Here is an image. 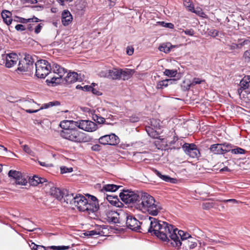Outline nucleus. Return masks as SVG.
<instances>
[{
	"label": "nucleus",
	"mask_w": 250,
	"mask_h": 250,
	"mask_svg": "<svg viewBox=\"0 0 250 250\" xmlns=\"http://www.w3.org/2000/svg\"><path fill=\"white\" fill-rule=\"evenodd\" d=\"M172 225L166 222L160 221L157 219L149 217L148 219L140 222V228L137 231L142 233L150 232L163 241H167V233Z\"/></svg>",
	"instance_id": "nucleus-1"
},
{
	"label": "nucleus",
	"mask_w": 250,
	"mask_h": 250,
	"mask_svg": "<svg viewBox=\"0 0 250 250\" xmlns=\"http://www.w3.org/2000/svg\"><path fill=\"white\" fill-rule=\"evenodd\" d=\"M137 208L142 210H146L148 214L156 216L163 208L159 202L155 201L154 197L147 193H140Z\"/></svg>",
	"instance_id": "nucleus-2"
},
{
	"label": "nucleus",
	"mask_w": 250,
	"mask_h": 250,
	"mask_svg": "<svg viewBox=\"0 0 250 250\" xmlns=\"http://www.w3.org/2000/svg\"><path fill=\"white\" fill-rule=\"evenodd\" d=\"M172 229H169L167 233V239L166 242L169 243L173 247L179 249L182 246L183 248L185 249H193L197 247L196 240L192 237L187 240L181 242L179 237L176 234L177 228H174L172 225Z\"/></svg>",
	"instance_id": "nucleus-3"
},
{
	"label": "nucleus",
	"mask_w": 250,
	"mask_h": 250,
	"mask_svg": "<svg viewBox=\"0 0 250 250\" xmlns=\"http://www.w3.org/2000/svg\"><path fill=\"white\" fill-rule=\"evenodd\" d=\"M61 136L64 139L76 143L85 142L87 141V137L85 134L79 131L76 128L62 130L61 132Z\"/></svg>",
	"instance_id": "nucleus-4"
},
{
	"label": "nucleus",
	"mask_w": 250,
	"mask_h": 250,
	"mask_svg": "<svg viewBox=\"0 0 250 250\" xmlns=\"http://www.w3.org/2000/svg\"><path fill=\"white\" fill-rule=\"evenodd\" d=\"M36 75L39 78H45L51 72L52 67L45 60H40L35 63Z\"/></svg>",
	"instance_id": "nucleus-5"
},
{
	"label": "nucleus",
	"mask_w": 250,
	"mask_h": 250,
	"mask_svg": "<svg viewBox=\"0 0 250 250\" xmlns=\"http://www.w3.org/2000/svg\"><path fill=\"white\" fill-rule=\"evenodd\" d=\"M34 61L32 56L25 54L22 60L19 61L17 72H25L31 71L34 67Z\"/></svg>",
	"instance_id": "nucleus-6"
},
{
	"label": "nucleus",
	"mask_w": 250,
	"mask_h": 250,
	"mask_svg": "<svg viewBox=\"0 0 250 250\" xmlns=\"http://www.w3.org/2000/svg\"><path fill=\"white\" fill-rule=\"evenodd\" d=\"M121 200L126 204H133L136 206L139 200L140 193L130 190H123L120 193Z\"/></svg>",
	"instance_id": "nucleus-7"
},
{
	"label": "nucleus",
	"mask_w": 250,
	"mask_h": 250,
	"mask_svg": "<svg viewBox=\"0 0 250 250\" xmlns=\"http://www.w3.org/2000/svg\"><path fill=\"white\" fill-rule=\"evenodd\" d=\"M52 69H53L54 73L57 74L58 76L53 77L50 81L47 80L46 82L52 83H60V79L66 72V71L63 67L57 64H53Z\"/></svg>",
	"instance_id": "nucleus-8"
},
{
	"label": "nucleus",
	"mask_w": 250,
	"mask_h": 250,
	"mask_svg": "<svg viewBox=\"0 0 250 250\" xmlns=\"http://www.w3.org/2000/svg\"><path fill=\"white\" fill-rule=\"evenodd\" d=\"M182 148L186 154L192 158H197L200 156L199 149L194 144L185 143L183 146Z\"/></svg>",
	"instance_id": "nucleus-9"
},
{
	"label": "nucleus",
	"mask_w": 250,
	"mask_h": 250,
	"mask_svg": "<svg viewBox=\"0 0 250 250\" xmlns=\"http://www.w3.org/2000/svg\"><path fill=\"white\" fill-rule=\"evenodd\" d=\"M100 144L106 145L115 146L119 142V139L115 134L111 133L109 135H105L101 137L99 139Z\"/></svg>",
	"instance_id": "nucleus-10"
},
{
	"label": "nucleus",
	"mask_w": 250,
	"mask_h": 250,
	"mask_svg": "<svg viewBox=\"0 0 250 250\" xmlns=\"http://www.w3.org/2000/svg\"><path fill=\"white\" fill-rule=\"evenodd\" d=\"M3 63L7 68H11L16 65L19 61V57L17 54L11 53L2 55Z\"/></svg>",
	"instance_id": "nucleus-11"
},
{
	"label": "nucleus",
	"mask_w": 250,
	"mask_h": 250,
	"mask_svg": "<svg viewBox=\"0 0 250 250\" xmlns=\"http://www.w3.org/2000/svg\"><path fill=\"white\" fill-rule=\"evenodd\" d=\"M8 176L9 177L14 179L15 183L17 185L25 186L27 183L26 178L19 171L10 170L8 172Z\"/></svg>",
	"instance_id": "nucleus-12"
},
{
	"label": "nucleus",
	"mask_w": 250,
	"mask_h": 250,
	"mask_svg": "<svg viewBox=\"0 0 250 250\" xmlns=\"http://www.w3.org/2000/svg\"><path fill=\"white\" fill-rule=\"evenodd\" d=\"M77 126L87 132H92L97 129V125L93 122L89 120H82L76 122Z\"/></svg>",
	"instance_id": "nucleus-13"
},
{
	"label": "nucleus",
	"mask_w": 250,
	"mask_h": 250,
	"mask_svg": "<svg viewBox=\"0 0 250 250\" xmlns=\"http://www.w3.org/2000/svg\"><path fill=\"white\" fill-rule=\"evenodd\" d=\"M126 219V227L132 230L138 231L140 228V222L132 216L127 215Z\"/></svg>",
	"instance_id": "nucleus-14"
},
{
	"label": "nucleus",
	"mask_w": 250,
	"mask_h": 250,
	"mask_svg": "<svg viewBox=\"0 0 250 250\" xmlns=\"http://www.w3.org/2000/svg\"><path fill=\"white\" fill-rule=\"evenodd\" d=\"M87 203V199L83 195H79L75 196V202L74 205L77 207V208L81 211H84L85 205Z\"/></svg>",
	"instance_id": "nucleus-15"
},
{
	"label": "nucleus",
	"mask_w": 250,
	"mask_h": 250,
	"mask_svg": "<svg viewBox=\"0 0 250 250\" xmlns=\"http://www.w3.org/2000/svg\"><path fill=\"white\" fill-rule=\"evenodd\" d=\"M72 16L67 10H64L62 14V22L63 25H68L72 21Z\"/></svg>",
	"instance_id": "nucleus-16"
},
{
	"label": "nucleus",
	"mask_w": 250,
	"mask_h": 250,
	"mask_svg": "<svg viewBox=\"0 0 250 250\" xmlns=\"http://www.w3.org/2000/svg\"><path fill=\"white\" fill-rule=\"evenodd\" d=\"M250 82V77L248 76L245 77L240 82V88L238 89V93L240 95L243 90H245L247 93L249 87V83Z\"/></svg>",
	"instance_id": "nucleus-17"
},
{
	"label": "nucleus",
	"mask_w": 250,
	"mask_h": 250,
	"mask_svg": "<svg viewBox=\"0 0 250 250\" xmlns=\"http://www.w3.org/2000/svg\"><path fill=\"white\" fill-rule=\"evenodd\" d=\"M65 190H62L59 188H52L50 189V194L57 199L62 201L63 198Z\"/></svg>",
	"instance_id": "nucleus-18"
},
{
	"label": "nucleus",
	"mask_w": 250,
	"mask_h": 250,
	"mask_svg": "<svg viewBox=\"0 0 250 250\" xmlns=\"http://www.w3.org/2000/svg\"><path fill=\"white\" fill-rule=\"evenodd\" d=\"M119 214L114 211L109 210L106 212L107 220L109 222L117 223L119 222Z\"/></svg>",
	"instance_id": "nucleus-19"
},
{
	"label": "nucleus",
	"mask_w": 250,
	"mask_h": 250,
	"mask_svg": "<svg viewBox=\"0 0 250 250\" xmlns=\"http://www.w3.org/2000/svg\"><path fill=\"white\" fill-rule=\"evenodd\" d=\"M64 192L62 201L74 205L75 202V196H74V194L69 193L67 190H65Z\"/></svg>",
	"instance_id": "nucleus-20"
},
{
	"label": "nucleus",
	"mask_w": 250,
	"mask_h": 250,
	"mask_svg": "<svg viewBox=\"0 0 250 250\" xmlns=\"http://www.w3.org/2000/svg\"><path fill=\"white\" fill-rule=\"evenodd\" d=\"M121 79H123L124 80H127L132 76L135 73V70L127 68L121 69Z\"/></svg>",
	"instance_id": "nucleus-21"
},
{
	"label": "nucleus",
	"mask_w": 250,
	"mask_h": 250,
	"mask_svg": "<svg viewBox=\"0 0 250 250\" xmlns=\"http://www.w3.org/2000/svg\"><path fill=\"white\" fill-rule=\"evenodd\" d=\"M106 198L109 203L114 206L120 207L123 205V204L119 201L117 196L107 195Z\"/></svg>",
	"instance_id": "nucleus-22"
},
{
	"label": "nucleus",
	"mask_w": 250,
	"mask_h": 250,
	"mask_svg": "<svg viewBox=\"0 0 250 250\" xmlns=\"http://www.w3.org/2000/svg\"><path fill=\"white\" fill-rule=\"evenodd\" d=\"M121 69H113L108 71L107 77L113 80L121 79Z\"/></svg>",
	"instance_id": "nucleus-23"
},
{
	"label": "nucleus",
	"mask_w": 250,
	"mask_h": 250,
	"mask_svg": "<svg viewBox=\"0 0 250 250\" xmlns=\"http://www.w3.org/2000/svg\"><path fill=\"white\" fill-rule=\"evenodd\" d=\"M85 208H84V211H86L88 213H94L98 209V206L96 204V202H89L87 201V203L85 205Z\"/></svg>",
	"instance_id": "nucleus-24"
},
{
	"label": "nucleus",
	"mask_w": 250,
	"mask_h": 250,
	"mask_svg": "<svg viewBox=\"0 0 250 250\" xmlns=\"http://www.w3.org/2000/svg\"><path fill=\"white\" fill-rule=\"evenodd\" d=\"M11 15V13L7 10H4L1 13V17L3 21L8 25L12 23V19Z\"/></svg>",
	"instance_id": "nucleus-25"
},
{
	"label": "nucleus",
	"mask_w": 250,
	"mask_h": 250,
	"mask_svg": "<svg viewBox=\"0 0 250 250\" xmlns=\"http://www.w3.org/2000/svg\"><path fill=\"white\" fill-rule=\"evenodd\" d=\"M222 144H213L210 146L209 150L214 154H223Z\"/></svg>",
	"instance_id": "nucleus-26"
},
{
	"label": "nucleus",
	"mask_w": 250,
	"mask_h": 250,
	"mask_svg": "<svg viewBox=\"0 0 250 250\" xmlns=\"http://www.w3.org/2000/svg\"><path fill=\"white\" fill-rule=\"evenodd\" d=\"M121 187L119 186H117L114 184H106L104 185L102 188L101 191H108V192H114L116 191L119 188Z\"/></svg>",
	"instance_id": "nucleus-27"
},
{
	"label": "nucleus",
	"mask_w": 250,
	"mask_h": 250,
	"mask_svg": "<svg viewBox=\"0 0 250 250\" xmlns=\"http://www.w3.org/2000/svg\"><path fill=\"white\" fill-rule=\"evenodd\" d=\"M45 182V179L43 178H41L38 176L34 175L32 178H29V182L31 185L33 186H37L40 183H43Z\"/></svg>",
	"instance_id": "nucleus-28"
},
{
	"label": "nucleus",
	"mask_w": 250,
	"mask_h": 250,
	"mask_svg": "<svg viewBox=\"0 0 250 250\" xmlns=\"http://www.w3.org/2000/svg\"><path fill=\"white\" fill-rule=\"evenodd\" d=\"M66 83H71L75 82L78 79V74L76 72H70L67 74L64 78Z\"/></svg>",
	"instance_id": "nucleus-29"
},
{
	"label": "nucleus",
	"mask_w": 250,
	"mask_h": 250,
	"mask_svg": "<svg viewBox=\"0 0 250 250\" xmlns=\"http://www.w3.org/2000/svg\"><path fill=\"white\" fill-rule=\"evenodd\" d=\"M176 234L179 237V239L181 242H184V240H187L191 237V235L188 233L182 230H178L176 231Z\"/></svg>",
	"instance_id": "nucleus-30"
},
{
	"label": "nucleus",
	"mask_w": 250,
	"mask_h": 250,
	"mask_svg": "<svg viewBox=\"0 0 250 250\" xmlns=\"http://www.w3.org/2000/svg\"><path fill=\"white\" fill-rule=\"evenodd\" d=\"M146 130L147 132L148 135L151 138L154 139H159L162 140L163 139H161L160 136H159V134L153 128L151 127H148L146 128Z\"/></svg>",
	"instance_id": "nucleus-31"
},
{
	"label": "nucleus",
	"mask_w": 250,
	"mask_h": 250,
	"mask_svg": "<svg viewBox=\"0 0 250 250\" xmlns=\"http://www.w3.org/2000/svg\"><path fill=\"white\" fill-rule=\"evenodd\" d=\"M173 46L170 43H163L159 47V50L164 53H169Z\"/></svg>",
	"instance_id": "nucleus-32"
},
{
	"label": "nucleus",
	"mask_w": 250,
	"mask_h": 250,
	"mask_svg": "<svg viewBox=\"0 0 250 250\" xmlns=\"http://www.w3.org/2000/svg\"><path fill=\"white\" fill-rule=\"evenodd\" d=\"M73 124V123L68 120H64L61 122L60 125L63 130L70 129V125Z\"/></svg>",
	"instance_id": "nucleus-33"
},
{
	"label": "nucleus",
	"mask_w": 250,
	"mask_h": 250,
	"mask_svg": "<svg viewBox=\"0 0 250 250\" xmlns=\"http://www.w3.org/2000/svg\"><path fill=\"white\" fill-rule=\"evenodd\" d=\"M169 82H171V80L166 79L159 81L157 84L156 87L157 89H163L166 87L168 85Z\"/></svg>",
	"instance_id": "nucleus-34"
},
{
	"label": "nucleus",
	"mask_w": 250,
	"mask_h": 250,
	"mask_svg": "<svg viewBox=\"0 0 250 250\" xmlns=\"http://www.w3.org/2000/svg\"><path fill=\"white\" fill-rule=\"evenodd\" d=\"M191 12L195 13L202 18H206L207 17V15L203 11L201 8L197 7L195 9L193 8V10H191Z\"/></svg>",
	"instance_id": "nucleus-35"
},
{
	"label": "nucleus",
	"mask_w": 250,
	"mask_h": 250,
	"mask_svg": "<svg viewBox=\"0 0 250 250\" xmlns=\"http://www.w3.org/2000/svg\"><path fill=\"white\" fill-rule=\"evenodd\" d=\"M60 104V103L58 101H54V102H50L46 104H42V106L41 107L40 109H46L48 107L53 106H57L59 105Z\"/></svg>",
	"instance_id": "nucleus-36"
},
{
	"label": "nucleus",
	"mask_w": 250,
	"mask_h": 250,
	"mask_svg": "<svg viewBox=\"0 0 250 250\" xmlns=\"http://www.w3.org/2000/svg\"><path fill=\"white\" fill-rule=\"evenodd\" d=\"M226 45L229 47V49L231 51H233L237 49H241V44L240 42L238 43H235L233 42L229 43L226 42Z\"/></svg>",
	"instance_id": "nucleus-37"
},
{
	"label": "nucleus",
	"mask_w": 250,
	"mask_h": 250,
	"mask_svg": "<svg viewBox=\"0 0 250 250\" xmlns=\"http://www.w3.org/2000/svg\"><path fill=\"white\" fill-rule=\"evenodd\" d=\"M164 74L168 77H175L177 74V71L176 70H170L166 69H165Z\"/></svg>",
	"instance_id": "nucleus-38"
},
{
	"label": "nucleus",
	"mask_w": 250,
	"mask_h": 250,
	"mask_svg": "<svg viewBox=\"0 0 250 250\" xmlns=\"http://www.w3.org/2000/svg\"><path fill=\"white\" fill-rule=\"evenodd\" d=\"M93 119L99 124H103L105 121V119L101 117L97 114H93L92 115Z\"/></svg>",
	"instance_id": "nucleus-39"
},
{
	"label": "nucleus",
	"mask_w": 250,
	"mask_h": 250,
	"mask_svg": "<svg viewBox=\"0 0 250 250\" xmlns=\"http://www.w3.org/2000/svg\"><path fill=\"white\" fill-rule=\"evenodd\" d=\"M30 247L32 250H46L44 246L36 245L33 242L30 244Z\"/></svg>",
	"instance_id": "nucleus-40"
},
{
	"label": "nucleus",
	"mask_w": 250,
	"mask_h": 250,
	"mask_svg": "<svg viewBox=\"0 0 250 250\" xmlns=\"http://www.w3.org/2000/svg\"><path fill=\"white\" fill-rule=\"evenodd\" d=\"M184 5L188 8L189 11L193 10L194 6L190 0H184Z\"/></svg>",
	"instance_id": "nucleus-41"
},
{
	"label": "nucleus",
	"mask_w": 250,
	"mask_h": 250,
	"mask_svg": "<svg viewBox=\"0 0 250 250\" xmlns=\"http://www.w3.org/2000/svg\"><path fill=\"white\" fill-rule=\"evenodd\" d=\"M222 149H223L222 150L223 154H225L226 152H228L230 151V150H232V149H231V146L230 145H229V144H222Z\"/></svg>",
	"instance_id": "nucleus-42"
},
{
	"label": "nucleus",
	"mask_w": 250,
	"mask_h": 250,
	"mask_svg": "<svg viewBox=\"0 0 250 250\" xmlns=\"http://www.w3.org/2000/svg\"><path fill=\"white\" fill-rule=\"evenodd\" d=\"M243 58L245 62H250V50H247L244 52Z\"/></svg>",
	"instance_id": "nucleus-43"
},
{
	"label": "nucleus",
	"mask_w": 250,
	"mask_h": 250,
	"mask_svg": "<svg viewBox=\"0 0 250 250\" xmlns=\"http://www.w3.org/2000/svg\"><path fill=\"white\" fill-rule=\"evenodd\" d=\"M205 82V81L204 80H202L199 78H194L192 80V82H190V85H192L193 86L197 84H200Z\"/></svg>",
	"instance_id": "nucleus-44"
},
{
	"label": "nucleus",
	"mask_w": 250,
	"mask_h": 250,
	"mask_svg": "<svg viewBox=\"0 0 250 250\" xmlns=\"http://www.w3.org/2000/svg\"><path fill=\"white\" fill-rule=\"evenodd\" d=\"M151 125L154 127L155 128H160V121L156 119H152L150 121Z\"/></svg>",
	"instance_id": "nucleus-45"
},
{
	"label": "nucleus",
	"mask_w": 250,
	"mask_h": 250,
	"mask_svg": "<svg viewBox=\"0 0 250 250\" xmlns=\"http://www.w3.org/2000/svg\"><path fill=\"white\" fill-rule=\"evenodd\" d=\"M22 147L25 152L31 156H34V152L30 149V148L27 145H23L22 146Z\"/></svg>",
	"instance_id": "nucleus-46"
},
{
	"label": "nucleus",
	"mask_w": 250,
	"mask_h": 250,
	"mask_svg": "<svg viewBox=\"0 0 250 250\" xmlns=\"http://www.w3.org/2000/svg\"><path fill=\"white\" fill-rule=\"evenodd\" d=\"M208 34L209 36L215 38L218 36L219 31L216 29H210L208 31Z\"/></svg>",
	"instance_id": "nucleus-47"
},
{
	"label": "nucleus",
	"mask_w": 250,
	"mask_h": 250,
	"mask_svg": "<svg viewBox=\"0 0 250 250\" xmlns=\"http://www.w3.org/2000/svg\"><path fill=\"white\" fill-rule=\"evenodd\" d=\"M73 171V168L72 167H61V173H70Z\"/></svg>",
	"instance_id": "nucleus-48"
},
{
	"label": "nucleus",
	"mask_w": 250,
	"mask_h": 250,
	"mask_svg": "<svg viewBox=\"0 0 250 250\" xmlns=\"http://www.w3.org/2000/svg\"><path fill=\"white\" fill-rule=\"evenodd\" d=\"M231 152L234 154H243L245 152V150L241 148L237 147L236 148L232 149Z\"/></svg>",
	"instance_id": "nucleus-49"
},
{
	"label": "nucleus",
	"mask_w": 250,
	"mask_h": 250,
	"mask_svg": "<svg viewBox=\"0 0 250 250\" xmlns=\"http://www.w3.org/2000/svg\"><path fill=\"white\" fill-rule=\"evenodd\" d=\"M98 234H99V232H98L96 230H95L87 231L84 233L85 235L90 236H93Z\"/></svg>",
	"instance_id": "nucleus-50"
},
{
	"label": "nucleus",
	"mask_w": 250,
	"mask_h": 250,
	"mask_svg": "<svg viewBox=\"0 0 250 250\" xmlns=\"http://www.w3.org/2000/svg\"><path fill=\"white\" fill-rule=\"evenodd\" d=\"M205 241L207 243H209L210 244H217V243H221L222 242L221 241L215 240H213L212 239L209 238L208 237H207L205 239Z\"/></svg>",
	"instance_id": "nucleus-51"
},
{
	"label": "nucleus",
	"mask_w": 250,
	"mask_h": 250,
	"mask_svg": "<svg viewBox=\"0 0 250 250\" xmlns=\"http://www.w3.org/2000/svg\"><path fill=\"white\" fill-rule=\"evenodd\" d=\"M51 248V249H52L53 250H66V249H68L69 248V246H52Z\"/></svg>",
	"instance_id": "nucleus-52"
},
{
	"label": "nucleus",
	"mask_w": 250,
	"mask_h": 250,
	"mask_svg": "<svg viewBox=\"0 0 250 250\" xmlns=\"http://www.w3.org/2000/svg\"><path fill=\"white\" fill-rule=\"evenodd\" d=\"M242 39H238V42H240V44H241V48L245 45H250V41L249 40H245L243 42H240Z\"/></svg>",
	"instance_id": "nucleus-53"
},
{
	"label": "nucleus",
	"mask_w": 250,
	"mask_h": 250,
	"mask_svg": "<svg viewBox=\"0 0 250 250\" xmlns=\"http://www.w3.org/2000/svg\"><path fill=\"white\" fill-rule=\"evenodd\" d=\"M162 180L166 182H169L170 183H173V181L174 180L173 178H171L167 175H164Z\"/></svg>",
	"instance_id": "nucleus-54"
},
{
	"label": "nucleus",
	"mask_w": 250,
	"mask_h": 250,
	"mask_svg": "<svg viewBox=\"0 0 250 250\" xmlns=\"http://www.w3.org/2000/svg\"><path fill=\"white\" fill-rule=\"evenodd\" d=\"M15 29L18 31H24L25 30L24 26L22 24H17L15 26Z\"/></svg>",
	"instance_id": "nucleus-55"
},
{
	"label": "nucleus",
	"mask_w": 250,
	"mask_h": 250,
	"mask_svg": "<svg viewBox=\"0 0 250 250\" xmlns=\"http://www.w3.org/2000/svg\"><path fill=\"white\" fill-rule=\"evenodd\" d=\"M134 49L132 47L128 46L126 48V53L127 55L131 56L133 54Z\"/></svg>",
	"instance_id": "nucleus-56"
},
{
	"label": "nucleus",
	"mask_w": 250,
	"mask_h": 250,
	"mask_svg": "<svg viewBox=\"0 0 250 250\" xmlns=\"http://www.w3.org/2000/svg\"><path fill=\"white\" fill-rule=\"evenodd\" d=\"M184 32L185 33V34L189 35V36H193L194 33V30L192 29H187L186 30H184Z\"/></svg>",
	"instance_id": "nucleus-57"
},
{
	"label": "nucleus",
	"mask_w": 250,
	"mask_h": 250,
	"mask_svg": "<svg viewBox=\"0 0 250 250\" xmlns=\"http://www.w3.org/2000/svg\"><path fill=\"white\" fill-rule=\"evenodd\" d=\"M91 149L93 151H100L101 149V146L98 144L94 145L91 147Z\"/></svg>",
	"instance_id": "nucleus-58"
},
{
	"label": "nucleus",
	"mask_w": 250,
	"mask_h": 250,
	"mask_svg": "<svg viewBox=\"0 0 250 250\" xmlns=\"http://www.w3.org/2000/svg\"><path fill=\"white\" fill-rule=\"evenodd\" d=\"M42 26L41 24H39L38 25H37L35 28V32L36 34L39 33L42 29Z\"/></svg>",
	"instance_id": "nucleus-59"
},
{
	"label": "nucleus",
	"mask_w": 250,
	"mask_h": 250,
	"mask_svg": "<svg viewBox=\"0 0 250 250\" xmlns=\"http://www.w3.org/2000/svg\"><path fill=\"white\" fill-rule=\"evenodd\" d=\"M129 120L131 122L135 123L139 121V118L138 117L134 116L131 117Z\"/></svg>",
	"instance_id": "nucleus-60"
},
{
	"label": "nucleus",
	"mask_w": 250,
	"mask_h": 250,
	"mask_svg": "<svg viewBox=\"0 0 250 250\" xmlns=\"http://www.w3.org/2000/svg\"><path fill=\"white\" fill-rule=\"evenodd\" d=\"M90 91H91L93 94L96 95H100L102 94V93L99 91L94 88L93 87H92V89H91Z\"/></svg>",
	"instance_id": "nucleus-61"
},
{
	"label": "nucleus",
	"mask_w": 250,
	"mask_h": 250,
	"mask_svg": "<svg viewBox=\"0 0 250 250\" xmlns=\"http://www.w3.org/2000/svg\"><path fill=\"white\" fill-rule=\"evenodd\" d=\"M92 89V86L90 85H85L83 87V90L84 91H90Z\"/></svg>",
	"instance_id": "nucleus-62"
},
{
	"label": "nucleus",
	"mask_w": 250,
	"mask_h": 250,
	"mask_svg": "<svg viewBox=\"0 0 250 250\" xmlns=\"http://www.w3.org/2000/svg\"><path fill=\"white\" fill-rule=\"evenodd\" d=\"M183 89L185 90H188L189 89L190 87L193 86L192 85H190V83H187L186 85H183Z\"/></svg>",
	"instance_id": "nucleus-63"
},
{
	"label": "nucleus",
	"mask_w": 250,
	"mask_h": 250,
	"mask_svg": "<svg viewBox=\"0 0 250 250\" xmlns=\"http://www.w3.org/2000/svg\"><path fill=\"white\" fill-rule=\"evenodd\" d=\"M153 171L159 177L162 179L163 177L164 176L163 175H162L159 171L155 169H153Z\"/></svg>",
	"instance_id": "nucleus-64"
}]
</instances>
